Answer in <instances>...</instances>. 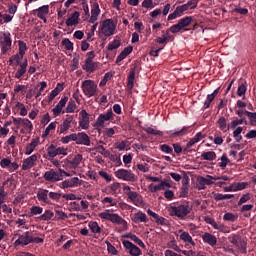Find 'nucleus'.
I'll list each match as a JSON object with an SVG mask.
<instances>
[{
    "instance_id": "nucleus-12",
    "label": "nucleus",
    "mask_w": 256,
    "mask_h": 256,
    "mask_svg": "<svg viewBox=\"0 0 256 256\" xmlns=\"http://www.w3.org/2000/svg\"><path fill=\"white\" fill-rule=\"evenodd\" d=\"M113 119V110L110 108L106 113L100 114L96 120L95 127H103L105 125V121H111Z\"/></svg>"
},
{
    "instance_id": "nucleus-44",
    "label": "nucleus",
    "mask_w": 256,
    "mask_h": 256,
    "mask_svg": "<svg viewBox=\"0 0 256 256\" xmlns=\"http://www.w3.org/2000/svg\"><path fill=\"white\" fill-rule=\"evenodd\" d=\"M56 127L57 122L50 123L42 134L43 139H45V137H47L51 131H55Z\"/></svg>"
},
{
    "instance_id": "nucleus-28",
    "label": "nucleus",
    "mask_w": 256,
    "mask_h": 256,
    "mask_svg": "<svg viewBox=\"0 0 256 256\" xmlns=\"http://www.w3.org/2000/svg\"><path fill=\"white\" fill-rule=\"evenodd\" d=\"M81 161H83V155H75L74 158L71 161H69L70 169H77V167L81 165Z\"/></svg>"
},
{
    "instance_id": "nucleus-25",
    "label": "nucleus",
    "mask_w": 256,
    "mask_h": 256,
    "mask_svg": "<svg viewBox=\"0 0 256 256\" xmlns=\"http://www.w3.org/2000/svg\"><path fill=\"white\" fill-rule=\"evenodd\" d=\"M133 53V46H127L123 49V51L117 56L116 63H121L123 59L127 58L128 55H131Z\"/></svg>"
},
{
    "instance_id": "nucleus-27",
    "label": "nucleus",
    "mask_w": 256,
    "mask_h": 256,
    "mask_svg": "<svg viewBox=\"0 0 256 256\" xmlns=\"http://www.w3.org/2000/svg\"><path fill=\"white\" fill-rule=\"evenodd\" d=\"M33 13H37L38 18H44L46 15H49V5H44L39 7L36 10H33Z\"/></svg>"
},
{
    "instance_id": "nucleus-39",
    "label": "nucleus",
    "mask_w": 256,
    "mask_h": 256,
    "mask_svg": "<svg viewBox=\"0 0 256 256\" xmlns=\"http://www.w3.org/2000/svg\"><path fill=\"white\" fill-rule=\"evenodd\" d=\"M218 127L220 129V131H223L224 133H226L227 131V119H225V117L221 116L218 121H217Z\"/></svg>"
},
{
    "instance_id": "nucleus-16",
    "label": "nucleus",
    "mask_w": 256,
    "mask_h": 256,
    "mask_svg": "<svg viewBox=\"0 0 256 256\" xmlns=\"http://www.w3.org/2000/svg\"><path fill=\"white\" fill-rule=\"evenodd\" d=\"M79 185H81V180L79 179V177H73L70 180H64L61 183L60 188L69 189L70 187H79Z\"/></svg>"
},
{
    "instance_id": "nucleus-9",
    "label": "nucleus",
    "mask_w": 256,
    "mask_h": 256,
    "mask_svg": "<svg viewBox=\"0 0 256 256\" xmlns=\"http://www.w3.org/2000/svg\"><path fill=\"white\" fill-rule=\"evenodd\" d=\"M16 235L18 239L14 242V247H19V245H21L22 247H26V245H30V243H33V236L29 231H26L23 234Z\"/></svg>"
},
{
    "instance_id": "nucleus-62",
    "label": "nucleus",
    "mask_w": 256,
    "mask_h": 256,
    "mask_svg": "<svg viewBox=\"0 0 256 256\" xmlns=\"http://www.w3.org/2000/svg\"><path fill=\"white\" fill-rule=\"evenodd\" d=\"M224 221H230L231 223H235L237 216L233 213H225L223 216Z\"/></svg>"
},
{
    "instance_id": "nucleus-57",
    "label": "nucleus",
    "mask_w": 256,
    "mask_h": 256,
    "mask_svg": "<svg viewBox=\"0 0 256 256\" xmlns=\"http://www.w3.org/2000/svg\"><path fill=\"white\" fill-rule=\"evenodd\" d=\"M106 245H107V251L108 253H110V255H114V256L119 255V251H117V248H115V246H113L111 242L107 241Z\"/></svg>"
},
{
    "instance_id": "nucleus-29",
    "label": "nucleus",
    "mask_w": 256,
    "mask_h": 256,
    "mask_svg": "<svg viewBox=\"0 0 256 256\" xmlns=\"http://www.w3.org/2000/svg\"><path fill=\"white\" fill-rule=\"evenodd\" d=\"M47 156L46 159H48V161H51V159H55V157H57V146L51 144L47 149Z\"/></svg>"
},
{
    "instance_id": "nucleus-63",
    "label": "nucleus",
    "mask_w": 256,
    "mask_h": 256,
    "mask_svg": "<svg viewBox=\"0 0 256 256\" xmlns=\"http://www.w3.org/2000/svg\"><path fill=\"white\" fill-rule=\"evenodd\" d=\"M250 199H251V194L246 193L242 195V197L238 201V207H241V205H243L244 203H247V201H249Z\"/></svg>"
},
{
    "instance_id": "nucleus-5",
    "label": "nucleus",
    "mask_w": 256,
    "mask_h": 256,
    "mask_svg": "<svg viewBox=\"0 0 256 256\" xmlns=\"http://www.w3.org/2000/svg\"><path fill=\"white\" fill-rule=\"evenodd\" d=\"M81 89L88 99L97 95V83L93 80H84Z\"/></svg>"
},
{
    "instance_id": "nucleus-31",
    "label": "nucleus",
    "mask_w": 256,
    "mask_h": 256,
    "mask_svg": "<svg viewBox=\"0 0 256 256\" xmlns=\"http://www.w3.org/2000/svg\"><path fill=\"white\" fill-rule=\"evenodd\" d=\"M135 73H136V68L133 67L130 69V72H129V75H128V78H127V87L128 89H133V85L135 83Z\"/></svg>"
},
{
    "instance_id": "nucleus-43",
    "label": "nucleus",
    "mask_w": 256,
    "mask_h": 256,
    "mask_svg": "<svg viewBox=\"0 0 256 256\" xmlns=\"http://www.w3.org/2000/svg\"><path fill=\"white\" fill-rule=\"evenodd\" d=\"M48 199L49 201H56V203H59L61 201V193L58 192H48Z\"/></svg>"
},
{
    "instance_id": "nucleus-38",
    "label": "nucleus",
    "mask_w": 256,
    "mask_h": 256,
    "mask_svg": "<svg viewBox=\"0 0 256 256\" xmlns=\"http://www.w3.org/2000/svg\"><path fill=\"white\" fill-rule=\"evenodd\" d=\"M245 116L249 119V125L256 126V112H250L245 110Z\"/></svg>"
},
{
    "instance_id": "nucleus-55",
    "label": "nucleus",
    "mask_w": 256,
    "mask_h": 256,
    "mask_svg": "<svg viewBox=\"0 0 256 256\" xmlns=\"http://www.w3.org/2000/svg\"><path fill=\"white\" fill-rule=\"evenodd\" d=\"M181 15L183 14L179 7H177L173 13L168 15V21H173V19H177V17H181Z\"/></svg>"
},
{
    "instance_id": "nucleus-36",
    "label": "nucleus",
    "mask_w": 256,
    "mask_h": 256,
    "mask_svg": "<svg viewBox=\"0 0 256 256\" xmlns=\"http://www.w3.org/2000/svg\"><path fill=\"white\" fill-rule=\"evenodd\" d=\"M202 159H204V161H215V159H217V154L213 151H208V152H203L201 154Z\"/></svg>"
},
{
    "instance_id": "nucleus-4",
    "label": "nucleus",
    "mask_w": 256,
    "mask_h": 256,
    "mask_svg": "<svg viewBox=\"0 0 256 256\" xmlns=\"http://www.w3.org/2000/svg\"><path fill=\"white\" fill-rule=\"evenodd\" d=\"M13 45V39H11V32H0V47L2 55H7Z\"/></svg>"
},
{
    "instance_id": "nucleus-59",
    "label": "nucleus",
    "mask_w": 256,
    "mask_h": 256,
    "mask_svg": "<svg viewBox=\"0 0 256 256\" xmlns=\"http://www.w3.org/2000/svg\"><path fill=\"white\" fill-rule=\"evenodd\" d=\"M247 185H249L247 182L234 183V191H243V189L247 188Z\"/></svg>"
},
{
    "instance_id": "nucleus-50",
    "label": "nucleus",
    "mask_w": 256,
    "mask_h": 256,
    "mask_svg": "<svg viewBox=\"0 0 256 256\" xmlns=\"http://www.w3.org/2000/svg\"><path fill=\"white\" fill-rule=\"evenodd\" d=\"M3 21L4 23H11V21H13V16L0 12V25H3Z\"/></svg>"
},
{
    "instance_id": "nucleus-48",
    "label": "nucleus",
    "mask_w": 256,
    "mask_h": 256,
    "mask_svg": "<svg viewBox=\"0 0 256 256\" xmlns=\"http://www.w3.org/2000/svg\"><path fill=\"white\" fill-rule=\"evenodd\" d=\"M77 139V134H70L68 136H64L61 138V143L64 145H67V143H70V141H75Z\"/></svg>"
},
{
    "instance_id": "nucleus-15",
    "label": "nucleus",
    "mask_w": 256,
    "mask_h": 256,
    "mask_svg": "<svg viewBox=\"0 0 256 256\" xmlns=\"http://www.w3.org/2000/svg\"><path fill=\"white\" fill-rule=\"evenodd\" d=\"M126 195L128 199H130V201H132L133 205H135L136 207H141V205H143V199L141 198L138 192L129 191L126 192Z\"/></svg>"
},
{
    "instance_id": "nucleus-46",
    "label": "nucleus",
    "mask_w": 256,
    "mask_h": 256,
    "mask_svg": "<svg viewBox=\"0 0 256 256\" xmlns=\"http://www.w3.org/2000/svg\"><path fill=\"white\" fill-rule=\"evenodd\" d=\"M148 135H157L158 137H163L164 133L161 130H156L154 128L148 127L144 129Z\"/></svg>"
},
{
    "instance_id": "nucleus-8",
    "label": "nucleus",
    "mask_w": 256,
    "mask_h": 256,
    "mask_svg": "<svg viewBox=\"0 0 256 256\" xmlns=\"http://www.w3.org/2000/svg\"><path fill=\"white\" fill-rule=\"evenodd\" d=\"M115 177H117V179H122V181H129L130 183H135V181H137L135 173L127 169L117 170L115 172Z\"/></svg>"
},
{
    "instance_id": "nucleus-6",
    "label": "nucleus",
    "mask_w": 256,
    "mask_h": 256,
    "mask_svg": "<svg viewBox=\"0 0 256 256\" xmlns=\"http://www.w3.org/2000/svg\"><path fill=\"white\" fill-rule=\"evenodd\" d=\"M229 241L232 245H235V247H237V249H239V251H240V253H242V255H247V242L245 240H243L241 235L232 234L229 237Z\"/></svg>"
},
{
    "instance_id": "nucleus-61",
    "label": "nucleus",
    "mask_w": 256,
    "mask_h": 256,
    "mask_svg": "<svg viewBox=\"0 0 256 256\" xmlns=\"http://www.w3.org/2000/svg\"><path fill=\"white\" fill-rule=\"evenodd\" d=\"M213 101H215V98H213L212 96H210V94H208L206 97V100L204 102L203 109H209V107H211V103H213Z\"/></svg>"
},
{
    "instance_id": "nucleus-41",
    "label": "nucleus",
    "mask_w": 256,
    "mask_h": 256,
    "mask_svg": "<svg viewBox=\"0 0 256 256\" xmlns=\"http://www.w3.org/2000/svg\"><path fill=\"white\" fill-rule=\"evenodd\" d=\"M88 227L92 231V233H101V227L99 226V223L95 221L89 222Z\"/></svg>"
},
{
    "instance_id": "nucleus-54",
    "label": "nucleus",
    "mask_w": 256,
    "mask_h": 256,
    "mask_svg": "<svg viewBox=\"0 0 256 256\" xmlns=\"http://www.w3.org/2000/svg\"><path fill=\"white\" fill-rule=\"evenodd\" d=\"M99 13H101V9L99 8V3L95 2L91 9V16L99 17Z\"/></svg>"
},
{
    "instance_id": "nucleus-53",
    "label": "nucleus",
    "mask_w": 256,
    "mask_h": 256,
    "mask_svg": "<svg viewBox=\"0 0 256 256\" xmlns=\"http://www.w3.org/2000/svg\"><path fill=\"white\" fill-rule=\"evenodd\" d=\"M61 43L63 47H65L66 51H73V42H71L69 38L63 39Z\"/></svg>"
},
{
    "instance_id": "nucleus-58",
    "label": "nucleus",
    "mask_w": 256,
    "mask_h": 256,
    "mask_svg": "<svg viewBox=\"0 0 256 256\" xmlns=\"http://www.w3.org/2000/svg\"><path fill=\"white\" fill-rule=\"evenodd\" d=\"M19 53L20 55H25V51H27V43L25 41H18Z\"/></svg>"
},
{
    "instance_id": "nucleus-37",
    "label": "nucleus",
    "mask_w": 256,
    "mask_h": 256,
    "mask_svg": "<svg viewBox=\"0 0 256 256\" xmlns=\"http://www.w3.org/2000/svg\"><path fill=\"white\" fill-rule=\"evenodd\" d=\"M95 67H97V65L95 64V62H93V60H85V64L83 66V69H85V71H87L88 73H93V71H95Z\"/></svg>"
},
{
    "instance_id": "nucleus-20",
    "label": "nucleus",
    "mask_w": 256,
    "mask_h": 256,
    "mask_svg": "<svg viewBox=\"0 0 256 256\" xmlns=\"http://www.w3.org/2000/svg\"><path fill=\"white\" fill-rule=\"evenodd\" d=\"M202 241L210 245V247H215V245H217V237L209 232H205L202 235Z\"/></svg>"
},
{
    "instance_id": "nucleus-64",
    "label": "nucleus",
    "mask_w": 256,
    "mask_h": 256,
    "mask_svg": "<svg viewBox=\"0 0 256 256\" xmlns=\"http://www.w3.org/2000/svg\"><path fill=\"white\" fill-rule=\"evenodd\" d=\"M157 225H169V220L164 218L163 216H159L155 219Z\"/></svg>"
},
{
    "instance_id": "nucleus-24",
    "label": "nucleus",
    "mask_w": 256,
    "mask_h": 256,
    "mask_svg": "<svg viewBox=\"0 0 256 256\" xmlns=\"http://www.w3.org/2000/svg\"><path fill=\"white\" fill-rule=\"evenodd\" d=\"M28 65H29V63L27 62V58H25L23 63L19 65L20 68L15 73V78L16 79H21V77H23L25 75V73H27V66Z\"/></svg>"
},
{
    "instance_id": "nucleus-18",
    "label": "nucleus",
    "mask_w": 256,
    "mask_h": 256,
    "mask_svg": "<svg viewBox=\"0 0 256 256\" xmlns=\"http://www.w3.org/2000/svg\"><path fill=\"white\" fill-rule=\"evenodd\" d=\"M73 119L74 117L71 115L66 116V119H64L63 123L58 128L60 135L62 133H66V131H69V127H71V123H73Z\"/></svg>"
},
{
    "instance_id": "nucleus-26",
    "label": "nucleus",
    "mask_w": 256,
    "mask_h": 256,
    "mask_svg": "<svg viewBox=\"0 0 256 256\" xmlns=\"http://www.w3.org/2000/svg\"><path fill=\"white\" fill-rule=\"evenodd\" d=\"M133 223H147V214L139 211L132 217Z\"/></svg>"
},
{
    "instance_id": "nucleus-40",
    "label": "nucleus",
    "mask_w": 256,
    "mask_h": 256,
    "mask_svg": "<svg viewBox=\"0 0 256 256\" xmlns=\"http://www.w3.org/2000/svg\"><path fill=\"white\" fill-rule=\"evenodd\" d=\"M160 151H162V153H167L168 155H172V157H175V152H173V148L167 144L160 145Z\"/></svg>"
},
{
    "instance_id": "nucleus-32",
    "label": "nucleus",
    "mask_w": 256,
    "mask_h": 256,
    "mask_svg": "<svg viewBox=\"0 0 256 256\" xmlns=\"http://www.w3.org/2000/svg\"><path fill=\"white\" fill-rule=\"evenodd\" d=\"M39 144V138L32 139L31 143L26 146V155H31L35 151V147Z\"/></svg>"
},
{
    "instance_id": "nucleus-42",
    "label": "nucleus",
    "mask_w": 256,
    "mask_h": 256,
    "mask_svg": "<svg viewBox=\"0 0 256 256\" xmlns=\"http://www.w3.org/2000/svg\"><path fill=\"white\" fill-rule=\"evenodd\" d=\"M121 47V40L114 39L112 42L108 44V51H113L115 49H119Z\"/></svg>"
},
{
    "instance_id": "nucleus-45",
    "label": "nucleus",
    "mask_w": 256,
    "mask_h": 256,
    "mask_svg": "<svg viewBox=\"0 0 256 256\" xmlns=\"http://www.w3.org/2000/svg\"><path fill=\"white\" fill-rule=\"evenodd\" d=\"M21 125H22V127H24V129H26V131H29V133H31V131H33V123L29 119L24 118L22 120Z\"/></svg>"
},
{
    "instance_id": "nucleus-33",
    "label": "nucleus",
    "mask_w": 256,
    "mask_h": 256,
    "mask_svg": "<svg viewBox=\"0 0 256 256\" xmlns=\"http://www.w3.org/2000/svg\"><path fill=\"white\" fill-rule=\"evenodd\" d=\"M180 239L184 241V243H189V245L195 247V241H193V237H191V234H189V232H182L180 234Z\"/></svg>"
},
{
    "instance_id": "nucleus-21",
    "label": "nucleus",
    "mask_w": 256,
    "mask_h": 256,
    "mask_svg": "<svg viewBox=\"0 0 256 256\" xmlns=\"http://www.w3.org/2000/svg\"><path fill=\"white\" fill-rule=\"evenodd\" d=\"M36 161H37V155H35V154L26 158L22 164L23 171H27V170L31 169L32 167H34Z\"/></svg>"
},
{
    "instance_id": "nucleus-51",
    "label": "nucleus",
    "mask_w": 256,
    "mask_h": 256,
    "mask_svg": "<svg viewBox=\"0 0 256 256\" xmlns=\"http://www.w3.org/2000/svg\"><path fill=\"white\" fill-rule=\"evenodd\" d=\"M75 109H77V104L74 100H70L65 109V113H75Z\"/></svg>"
},
{
    "instance_id": "nucleus-49",
    "label": "nucleus",
    "mask_w": 256,
    "mask_h": 256,
    "mask_svg": "<svg viewBox=\"0 0 256 256\" xmlns=\"http://www.w3.org/2000/svg\"><path fill=\"white\" fill-rule=\"evenodd\" d=\"M43 214V207L40 206H32L30 208V215L33 217L35 215H42Z\"/></svg>"
},
{
    "instance_id": "nucleus-22",
    "label": "nucleus",
    "mask_w": 256,
    "mask_h": 256,
    "mask_svg": "<svg viewBox=\"0 0 256 256\" xmlns=\"http://www.w3.org/2000/svg\"><path fill=\"white\" fill-rule=\"evenodd\" d=\"M80 115L79 125L81 129H89V113H87V110H82L80 111Z\"/></svg>"
},
{
    "instance_id": "nucleus-34",
    "label": "nucleus",
    "mask_w": 256,
    "mask_h": 256,
    "mask_svg": "<svg viewBox=\"0 0 256 256\" xmlns=\"http://www.w3.org/2000/svg\"><path fill=\"white\" fill-rule=\"evenodd\" d=\"M198 179L201 180L204 185H213V183H215L213 181H219V178L211 175H207V177L199 176Z\"/></svg>"
},
{
    "instance_id": "nucleus-60",
    "label": "nucleus",
    "mask_w": 256,
    "mask_h": 256,
    "mask_svg": "<svg viewBox=\"0 0 256 256\" xmlns=\"http://www.w3.org/2000/svg\"><path fill=\"white\" fill-rule=\"evenodd\" d=\"M101 203H103L104 205L106 203H109V207H117V201H114L112 197H105Z\"/></svg>"
},
{
    "instance_id": "nucleus-1",
    "label": "nucleus",
    "mask_w": 256,
    "mask_h": 256,
    "mask_svg": "<svg viewBox=\"0 0 256 256\" xmlns=\"http://www.w3.org/2000/svg\"><path fill=\"white\" fill-rule=\"evenodd\" d=\"M98 216L100 219H105V221H111L114 225H121L122 231H127V229H129L127 221L119 216V214L110 213L109 210H105L104 212L99 213Z\"/></svg>"
},
{
    "instance_id": "nucleus-47",
    "label": "nucleus",
    "mask_w": 256,
    "mask_h": 256,
    "mask_svg": "<svg viewBox=\"0 0 256 256\" xmlns=\"http://www.w3.org/2000/svg\"><path fill=\"white\" fill-rule=\"evenodd\" d=\"M95 149H96V152L100 153V155H103V157H109V155H111V152L105 149L103 145H99Z\"/></svg>"
},
{
    "instance_id": "nucleus-30",
    "label": "nucleus",
    "mask_w": 256,
    "mask_h": 256,
    "mask_svg": "<svg viewBox=\"0 0 256 256\" xmlns=\"http://www.w3.org/2000/svg\"><path fill=\"white\" fill-rule=\"evenodd\" d=\"M5 185H9V179L3 182V185L0 187V209L3 203L7 199V192L5 191Z\"/></svg>"
},
{
    "instance_id": "nucleus-23",
    "label": "nucleus",
    "mask_w": 256,
    "mask_h": 256,
    "mask_svg": "<svg viewBox=\"0 0 256 256\" xmlns=\"http://www.w3.org/2000/svg\"><path fill=\"white\" fill-rule=\"evenodd\" d=\"M79 17L81 14L75 11L71 16L66 20L67 27H73V25H79Z\"/></svg>"
},
{
    "instance_id": "nucleus-56",
    "label": "nucleus",
    "mask_w": 256,
    "mask_h": 256,
    "mask_svg": "<svg viewBox=\"0 0 256 256\" xmlns=\"http://www.w3.org/2000/svg\"><path fill=\"white\" fill-rule=\"evenodd\" d=\"M67 213L60 211V210H55V219H57V221H65V219H67Z\"/></svg>"
},
{
    "instance_id": "nucleus-17",
    "label": "nucleus",
    "mask_w": 256,
    "mask_h": 256,
    "mask_svg": "<svg viewBox=\"0 0 256 256\" xmlns=\"http://www.w3.org/2000/svg\"><path fill=\"white\" fill-rule=\"evenodd\" d=\"M37 199L46 205H51V200H49V190L40 188L37 192Z\"/></svg>"
},
{
    "instance_id": "nucleus-2",
    "label": "nucleus",
    "mask_w": 256,
    "mask_h": 256,
    "mask_svg": "<svg viewBox=\"0 0 256 256\" xmlns=\"http://www.w3.org/2000/svg\"><path fill=\"white\" fill-rule=\"evenodd\" d=\"M192 208L189 206V203L179 204L177 206H171L169 210L170 217H178L182 221H185L187 215L191 213Z\"/></svg>"
},
{
    "instance_id": "nucleus-35",
    "label": "nucleus",
    "mask_w": 256,
    "mask_h": 256,
    "mask_svg": "<svg viewBox=\"0 0 256 256\" xmlns=\"http://www.w3.org/2000/svg\"><path fill=\"white\" fill-rule=\"evenodd\" d=\"M55 217V213L50 209L45 210V212L39 217L40 221H51Z\"/></svg>"
},
{
    "instance_id": "nucleus-52",
    "label": "nucleus",
    "mask_w": 256,
    "mask_h": 256,
    "mask_svg": "<svg viewBox=\"0 0 256 256\" xmlns=\"http://www.w3.org/2000/svg\"><path fill=\"white\" fill-rule=\"evenodd\" d=\"M245 93H247V85H245L243 83L239 84L238 89H237L238 97H245Z\"/></svg>"
},
{
    "instance_id": "nucleus-3",
    "label": "nucleus",
    "mask_w": 256,
    "mask_h": 256,
    "mask_svg": "<svg viewBox=\"0 0 256 256\" xmlns=\"http://www.w3.org/2000/svg\"><path fill=\"white\" fill-rule=\"evenodd\" d=\"M191 23H193L192 16H186L181 18L177 24L172 25L169 28L170 33H185V31H189L188 27H191Z\"/></svg>"
},
{
    "instance_id": "nucleus-7",
    "label": "nucleus",
    "mask_w": 256,
    "mask_h": 256,
    "mask_svg": "<svg viewBox=\"0 0 256 256\" xmlns=\"http://www.w3.org/2000/svg\"><path fill=\"white\" fill-rule=\"evenodd\" d=\"M115 22H113L112 19H106L102 22V25L100 27L101 33L105 35V37H111V35H115V29H116Z\"/></svg>"
},
{
    "instance_id": "nucleus-11",
    "label": "nucleus",
    "mask_w": 256,
    "mask_h": 256,
    "mask_svg": "<svg viewBox=\"0 0 256 256\" xmlns=\"http://www.w3.org/2000/svg\"><path fill=\"white\" fill-rule=\"evenodd\" d=\"M122 245L125 247L126 253H129L131 256H140L141 255V249L137 247V245L133 244L129 240L122 241Z\"/></svg>"
},
{
    "instance_id": "nucleus-19",
    "label": "nucleus",
    "mask_w": 256,
    "mask_h": 256,
    "mask_svg": "<svg viewBox=\"0 0 256 256\" xmlns=\"http://www.w3.org/2000/svg\"><path fill=\"white\" fill-rule=\"evenodd\" d=\"M67 101H69V98L64 97L62 98L58 104L52 109L54 117H59L61 115V112L63 111V107L67 105Z\"/></svg>"
},
{
    "instance_id": "nucleus-14",
    "label": "nucleus",
    "mask_w": 256,
    "mask_h": 256,
    "mask_svg": "<svg viewBox=\"0 0 256 256\" xmlns=\"http://www.w3.org/2000/svg\"><path fill=\"white\" fill-rule=\"evenodd\" d=\"M76 145H85L86 147L91 146V138L85 132H79L76 134Z\"/></svg>"
},
{
    "instance_id": "nucleus-10",
    "label": "nucleus",
    "mask_w": 256,
    "mask_h": 256,
    "mask_svg": "<svg viewBox=\"0 0 256 256\" xmlns=\"http://www.w3.org/2000/svg\"><path fill=\"white\" fill-rule=\"evenodd\" d=\"M43 178L45 181H49V183H57V181H63V175H61L59 170L57 172L54 169L46 171Z\"/></svg>"
},
{
    "instance_id": "nucleus-13",
    "label": "nucleus",
    "mask_w": 256,
    "mask_h": 256,
    "mask_svg": "<svg viewBox=\"0 0 256 256\" xmlns=\"http://www.w3.org/2000/svg\"><path fill=\"white\" fill-rule=\"evenodd\" d=\"M188 133H191V126H184L180 130L166 131V135H168L171 138L184 137V135H188Z\"/></svg>"
}]
</instances>
